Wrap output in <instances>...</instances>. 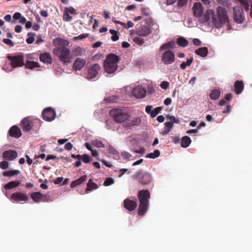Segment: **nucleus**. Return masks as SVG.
<instances>
[{"label":"nucleus","mask_w":252,"mask_h":252,"mask_svg":"<svg viewBox=\"0 0 252 252\" xmlns=\"http://www.w3.org/2000/svg\"><path fill=\"white\" fill-rule=\"evenodd\" d=\"M53 53L64 63L69 62L71 57L69 49L57 47L53 50Z\"/></svg>","instance_id":"obj_5"},{"label":"nucleus","mask_w":252,"mask_h":252,"mask_svg":"<svg viewBox=\"0 0 252 252\" xmlns=\"http://www.w3.org/2000/svg\"><path fill=\"white\" fill-rule=\"evenodd\" d=\"M56 114L55 110L52 108H45L42 112L43 119L46 121H52L55 119Z\"/></svg>","instance_id":"obj_12"},{"label":"nucleus","mask_w":252,"mask_h":252,"mask_svg":"<svg viewBox=\"0 0 252 252\" xmlns=\"http://www.w3.org/2000/svg\"><path fill=\"white\" fill-rule=\"evenodd\" d=\"M220 94V92L219 90H213L210 94V97L212 100H217Z\"/></svg>","instance_id":"obj_36"},{"label":"nucleus","mask_w":252,"mask_h":252,"mask_svg":"<svg viewBox=\"0 0 252 252\" xmlns=\"http://www.w3.org/2000/svg\"><path fill=\"white\" fill-rule=\"evenodd\" d=\"M141 123V119L140 118L136 117L131 120L128 121L123 124V126L126 129L130 128L134 126H137Z\"/></svg>","instance_id":"obj_15"},{"label":"nucleus","mask_w":252,"mask_h":252,"mask_svg":"<svg viewBox=\"0 0 252 252\" xmlns=\"http://www.w3.org/2000/svg\"><path fill=\"white\" fill-rule=\"evenodd\" d=\"M106 127L108 129L114 130L115 127L114 126V123L110 120H107L105 122Z\"/></svg>","instance_id":"obj_45"},{"label":"nucleus","mask_w":252,"mask_h":252,"mask_svg":"<svg viewBox=\"0 0 252 252\" xmlns=\"http://www.w3.org/2000/svg\"><path fill=\"white\" fill-rule=\"evenodd\" d=\"M121 156L126 159H129L131 157V155L126 151H123L121 154Z\"/></svg>","instance_id":"obj_52"},{"label":"nucleus","mask_w":252,"mask_h":252,"mask_svg":"<svg viewBox=\"0 0 252 252\" xmlns=\"http://www.w3.org/2000/svg\"><path fill=\"white\" fill-rule=\"evenodd\" d=\"M233 18L235 21L238 24L243 23L244 21L245 17L242 8L238 6H235L233 8Z\"/></svg>","instance_id":"obj_9"},{"label":"nucleus","mask_w":252,"mask_h":252,"mask_svg":"<svg viewBox=\"0 0 252 252\" xmlns=\"http://www.w3.org/2000/svg\"><path fill=\"white\" fill-rule=\"evenodd\" d=\"M87 179V176L86 175H83L82 176L79 178L71 182L70 187L71 188H75L76 186H78L81 184H82Z\"/></svg>","instance_id":"obj_26"},{"label":"nucleus","mask_w":252,"mask_h":252,"mask_svg":"<svg viewBox=\"0 0 252 252\" xmlns=\"http://www.w3.org/2000/svg\"><path fill=\"white\" fill-rule=\"evenodd\" d=\"M173 124L169 123L168 122H166L164 123V127L163 131L160 132V134L163 135H165L167 134L172 129L173 127Z\"/></svg>","instance_id":"obj_28"},{"label":"nucleus","mask_w":252,"mask_h":252,"mask_svg":"<svg viewBox=\"0 0 252 252\" xmlns=\"http://www.w3.org/2000/svg\"><path fill=\"white\" fill-rule=\"evenodd\" d=\"M22 30V27L20 25H17L15 27V31L17 33H20Z\"/></svg>","instance_id":"obj_64"},{"label":"nucleus","mask_w":252,"mask_h":252,"mask_svg":"<svg viewBox=\"0 0 252 252\" xmlns=\"http://www.w3.org/2000/svg\"><path fill=\"white\" fill-rule=\"evenodd\" d=\"M31 196L35 202L38 203L43 195L40 192H34L31 193Z\"/></svg>","instance_id":"obj_33"},{"label":"nucleus","mask_w":252,"mask_h":252,"mask_svg":"<svg viewBox=\"0 0 252 252\" xmlns=\"http://www.w3.org/2000/svg\"><path fill=\"white\" fill-rule=\"evenodd\" d=\"M193 14L196 17L200 16L202 14L203 9L202 5L200 2H195L192 7Z\"/></svg>","instance_id":"obj_19"},{"label":"nucleus","mask_w":252,"mask_h":252,"mask_svg":"<svg viewBox=\"0 0 252 252\" xmlns=\"http://www.w3.org/2000/svg\"><path fill=\"white\" fill-rule=\"evenodd\" d=\"M195 53L202 57H205L208 55V49L206 47H201L195 50Z\"/></svg>","instance_id":"obj_31"},{"label":"nucleus","mask_w":252,"mask_h":252,"mask_svg":"<svg viewBox=\"0 0 252 252\" xmlns=\"http://www.w3.org/2000/svg\"><path fill=\"white\" fill-rule=\"evenodd\" d=\"M21 184V182L20 181H11L4 185L3 187L6 189H10L20 186Z\"/></svg>","instance_id":"obj_22"},{"label":"nucleus","mask_w":252,"mask_h":252,"mask_svg":"<svg viewBox=\"0 0 252 252\" xmlns=\"http://www.w3.org/2000/svg\"><path fill=\"white\" fill-rule=\"evenodd\" d=\"M199 17V21L202 23H206L208 21L209 18L207 15H200V16H198Z\"/></svg>","instance_id":"obj_47"},{"label":"nucleus","mask_w":252,"mask_h":252,"mask_svg":"<svg viewBox=\"0 0 252 252\" xmlns=\"http://www.w3.org/2000/svg\"><path fill=\"white\" fill-rule=\"evenodd\" d=\"M34 33L29 32L28 33V38L26 39V42L28 44H32L34 40Z\"/></svg>","instance_id":"obj_42"},{"label":"nucleus","mask_w":252,"mask_h":252,"mask_svg":"<svg viewBox=\"0 0 252 252\" xmlns=\"http://www.w3.org/2000/svg\"><path fill=\"white\" fill-rule=\"evenodd\" d=\"M169 86V83L167 81H163L160 85V87L163 90H166Z\"/></svg>","instance_id":"obj_55"},{"label":"nucleus","mask_w":252,"mask_h":252,"mask_svg":"<svg viewBox=\"0 0 252 252\" xmlns=\"http://www.w3.org/2000/svg\"><path fill=\"white\" fill-rule=\"evenodd\" d=\"M161 110V108L160 107H157L154 109L152 110V112L151 113V117L155 118L156 116L160 112Z\"/></svg>","instance_id":"obj_48"},{"label":"nucleus","mask_w":252,"mask_h":252,"mask_svg":"<svg viewBox=\"0 0 252 252\" xmlns=\"http://www.w3.org/2000/svg\"><path fill=\"white\" fill-rule=\"evenodd\" d=\"M64 11L68 13V14H71L76 15V10L73 7H66L64 9Z\"/></svg>","instance_id":"obj_46"},{"label":"nucleus","mask_w":252,"mask_h":252,"mask_svg":"<svg viewBox=\"0 0 252 252\" xmlns=\"http://www.w3.org/2000/svg\"><path fill=\"white\" fill-rule=\"evenodd\" d=\"M20 173L18 170L10 169L9 170L3 171L2 175L5 177H12Z\"/></svg>","instance_id":"obj_25"},{"label":"nucleus","mask_w":252,"mask_h":252,"mask_svg":"<svg viewBox=\"0 0 252 252\" xmlns=\"http://www.w3.org/2000/svg\"><path fill=\"white\" fill-rule=\"evenodd\" d=\"M18 156L17 153L12 150L5 151L2 154V158L4 160L11 161L15 159Z\"/></svg>","instance_id":"obj_14"},{"label":"nucleus","mask_w":252,"mask_h":252,"mask_svg":"<svg viewBox=\"0 0 252 252\" xmlns=\"http://www.w3.org/2000/svg\"><path fill=\"white\" fill-rule=\"evenodd\" d=\"M86 62L82 58L76 59L73 63V68L75 70H81L85 65Z\"/></svg>","instance_id":"obj_16"},{"label":"nucleus","mask_w":252,"mask_h":252,"mask_svg":"<svg viewBox=\"0 0 252 252\" xmlns=\"http://www.w3.org/2000/svg\"><path fill=\"white\" fill-rule=\"evenodd\" d=\"M21 124L23 130L27 131H30L33 126L32 122L28 117L24 119L22 121Z\"/></svg>","instance_id":"obj_20"},{"label":"nucleus","mask_w":252,"mask_h":252,"mask_svg":"<svg viewBox=\"0 0 252 252\" xmlns=\"http://www.w3.org/2000/svg\"><path fill=\"white\" fill-rule=\"evenodd\" d=\"M138 196L140 201L138 214L142 216L148 209L150 193L148 190H142L139 192Z\"/></svg>","instance_id":"obj_4"},{"label":"nucleus","mask_w":252,"mask_h":252,"mask_svg":"<svg viewBox=\"0 0 252 252\" xmlns=\"http://www.w3.org/2000/svg\"><path fill=\"white\" fill-rule=\"evenodd\" d=\"M114 182V180L112 178H107L104 181L103 185L105 186H108L112 185Z\"/></svg>","instance_id":"obj_49"},{"label":"nucleus","mask_w":252,"mask_h":252,"mask_svg":"<svg viewBox=\"0 0 252 252\" xmlns=\"http://www.w3.org/2000/svg\"><path fill=\"white\" fill-rule=\"evenodd\" d=\"M196 77L195 76L192 77L190 80L189 81V83L192 86L194 85V84L195 83V81H196Z\"/></svg>","instance_id":"obj_63"},{"label":"nucleus","mask_w":252,"mask_h":252,"mask_svg":"<svg viewBox=\"0 0 252 252\" xmlns=\"http://www.w3.org/2000/svg\"><path fill=\"white\" fill-rule=\"evenodd\" d=\"M112 21H113L114 23H115V24H120V25H121L123 28H126V23H123V22H121V21H120L116 20L115 19V18H113L112 19Z\"/></svg>","instance_id":"obj_58"},{"label":"nucleus","mask_w":252,"mask_h":252,"mask_svg":"<svg viewBox=\"0 0 252 252\" xmlns=\"http://www.w3.org/2000/svg\"><path fill=\"white\" fill-rule=\"evenodd\" d=\"M217 13L211 11V18L213 21V24L217 28L221 27L222 25L229 21V17L226 9L222 6L218 7L217 9Z\"/></svg>","instance_id":"obj_2"},{"label":"nucleus","mask_w":252,"mask_h":252,"mask_svg":"<svg viewBox=\"0 0 252 252\" xmlns=\"http://www.w3.org/2000/svg\"><path fill=\"white\" fill-rule=\"evenodd\" d=\"M91 145L94 147H96L97 148H103L104 147V144L102 142L98 140H93L91 142Z\"/></svg>","instance_id":"obj_40"},{"label":"nucleus","mask_w":252,"mask_h":252,"mask_svg":"<svg viewBox=\"0 0 252 252\" xmlns=\"http://www.w3.org/2000/svg\"><path fill=\"white\" fill-rule=\"evenodd\" d=\"M152 108L153 107L152 106H147L145 108L146 112L148 114H150L151 115V113L152 112Z\"/></svg>","instance_id":"obj_60"},{"label":"nucleus","mask_w":252,"mask_h":252,"mask_svg":"<svg viewBox=\"0 0 252 252\" xmlns=\"http://www.w3.org/2000/svg\"><path fill=\"white\" fill-rule=\"evenodd\" d=\"M109 114L117 123H123L128 118V115L121 109L115 108L110 111Z\"/></svg>","instance_id":"obj_6"},{"label":"nucleus","mask_w":252,"mask_h":252,"mask_svg":"<svg viewBox=\"0 0 252 252\" xmlns=\"http://www.w3.org/2000/svg\"><path fill=\"white\" fill-rule=\"evenodd\" d=\"M175 55L171 51L167 50L163 52L161 57V61L165 64H169L174 62Z\"/></svg>","instance_id":"obj_11"},{"label":"nucleus","mask_w":252,"mask_h":252,"mask_svg":"<svg viewBox=\"0 0 252 252\" xmlns=\"http://www.w3.org/2000/svg\"><path fill=\"white\" fill-rule=\"evenodd\" d=\"M72 147H73V146H72V144L70 142L67 143L64 145V148L67 150H71L72 148Z\"/></svg>","instance_id":"obj_59"},{"label":"nucleus","mask_w":252,"mask_h":252,"mask_svg":"<svg viewBox=\"0 0 252 252\" xmlns=\"http://www.w3.org/2000/svg\"><path fill=\"white\" fill-rule=\"evenodd\" d=\"M62 38H56L54 39L53 44L54 46H58L62 45Z\"/></svg>","instance_id":"obj_51"},{"label":"nucleus","mask_w":252,"mask_h":252,"mask_svg":"<svg viewBox=\"0 0 252 252\" xmlns=\"http://www.w3.org/2000/svg\"><path fill=\"white\" fill-rule=\"evenodd\" d=\"M175 45V42L174 41H170L168 43L163 44L160 47V50L162 51L165 49H168L173 48Z\"/></svg>","instance_id":"obj_34"},{"label":"nucleus","mask_w":252,"mask_h":252,"mask_svg":"<svg viewBox=\"0 0 252 252\" xmlns=\"http://www.w3.org/2000/svg\"><path fill=\"white\" fill-rule=\"evenodd\" d=\"M152 32L151 27L146 25H141L135 31L131 32L133 42L139 46L142 45L145 40L143 38L149 35Z\"/></svg>","instance_id":"obj_1"},{"label":"nucleus","mask_w":252,"mask_h":252,"mask_svg":"<svg viewBox=\"0 0 252 252\" xmlns=\"http://www.w3.org/2000/svg\"><path fill=\"white\" fill-rule=\"evenodd\" d=\"M39 67L40 65L37 62L27 60L25 63V67L27 69H34Z\"/></svg>","instance_id":"obj_24"},{"label":"nucleus","mask_w":252,"mask_h":252,"mask_svg":"<svg viewBox=\"0 0 252 252\" xmlns=\"http://www.w3.org/2000/svg\"><path fill=\"white\" fill-rule=\"evenodd\" d=\"M89 36V33H82L77 36L74 37L73 38V40L76 41L77 40H82V39H83L84 38H85L88 37Z\"/></svg>","instance_id":"obj_50"},{"label":"nucleus","mask_w":252,"mask_h":252,"mask_svg":"<svg viewBox=\"0 0 252 252\" xmlns=\"http://www.w3.org/2000/svg\"><path fill=\"white\" fill-rule=\"evenodd\" d=\"M100 67L97 63H94L90 66L88 69V73L86 75V78L88 79H92L94 78L98 74Z\"/></svg>","instance_id":"obj_10"},{"label":"nucleus","mask_w":252,"mask_h":252,"mask_svg":"<svg viewBox=\"0 0 252 252\" xmlns=\"http://www.w3.org/2000/svg\"><path fill=\"white\" fill-rule=\"evenodd\" d=\"M7 58L11 62L12 68L22 66L24 64V57L22 55L8 56Z\"/></svg>","instance_id":"obj_8"},{"label":"nucleus","mask_w":252,"mask_h":252,"mask_svg":"<svg viewBox=\"0 0 252 252\" xmlns=\"http://www.w3.org/2000/svg\"><path fill=\"white\" fill-rule=\"evenodd\" d=\"M235 92L239 94H241L244 89V85L242 81H237L234 84Z\"/></svg>","instance_id":"obj_27"},{"label":"nucleus","mask_w":252,"mask_h":252,"mask_svg":"<svg viewBox=\"0 0 252 252\" xmlns=\"http://www.w3.org/2000/svg\"><path fill=\"white\" fill-rule=\"evenodd\" d=\"M104 100L107 103L116 102L117 97L115 95L109 96L105 97Z\"/></svg>","instance_id":"obj_39"},{"label":"nucleus","mask_w":252,"mask_h":252,"mask_svg":"<svg viewBox=\"0 0 252 252\" xmlns=\"http://www.w3.org/2000/svg\"><path fill=\"white\" fill-rule=\"evenodd\" d=\"M82 161L86 163H89L90 162V157L87 154H84L81 156Z\"/></svg>","instance_id":"obj_57"},{"label":"nucleus","mask_w":252,"mask_h":252,"mask_svg":"<svg viewBox=\"0 0 252 252\" xmlns=\"http://www.w3.org/2000/svg\"><path fill=\"white\" fill-rule=\"evenodd\" d=\"M97 185L96 184L93 182L92 179H90L87 183V188L86 189V192L92 191L97 189Z\"/></svg>","instance_id":"obj_29"},{"label":"nucleus","mask_w":252,"mask_h":252,"mask_svg":"<svg viewBox=\"0 0 252 252\" xmlns=\"http://www.w3.org/2000/svg\"><path fill=\"white\" fill-rule=\"evenodd\" d=\"M192 62V58L188 59L186 62H183L180 64V67L182 69L184 70L187 66H189Z\"/></svg>","instance_id":"obj_43"},{"label":"nucleus","mask_w":252,"mask_h":252,"mask_svg":"<svg viewBox=\"0 0 252 252\" xmlns=\"http://www.w3.org/2000/svg\"><path fill=\"white\" fill-rule=\"evenodd\" d=\"M152 180V176L149 173H144L141 177H140L139 181L140 183L143 185H147L149 184Z\"/></svg>","instance_id":"obj_21"},{"label":"nucleus","mask_w":252,"mask_h":252,"mask_svg":"<svg viewBox=\"0 0 252 252\" xmlns=\"http://www.w3.org/2000/svg\"><path fill=\"white\" fill-rule=\"evenodd\" d=\"M145 149L144 148H140L139 150H134V152L136 153H139L140 154H143L145 152Z\"/></svg>","instance_id":"obj_62"},{"label":"nucleus","mask_w":252,"mask_h":252,"mask_svg":"<svg viewBox=\"0 0 252 252\" xmlns=\"http://www.w3.org/2000/svg\"><path fill=\"white\" fill-rule=\"evenodd\" d=\"M13 18L15 20H19V22L21 24H24L26 22V19L19 12L15 13Z\"/></svg>","instance_id":"obj_32"},{"label":"nucleus","mask_w":252,"mask_h":252,"mask_svg":"<svg viewBox=\"0 0 252 252\" xmlns=\"http://www.w3.org/2000/svg\"><path fill=\"white\" fill-rule=\"evenodd\" d=\"M118 56L113 54H110L104 61L105 72L108 74H113L118 69Z\"/></svg>","instance_id":"obj_3"},{"label":"nucleus","mask_w":252,"mask_h":252,"mask_svg":"<svg viewBox=\"0 0 252 252\" xmlns=\"http://www.w3.org/2000/svg\"><path fill=\"white\" fill-rule=\"evenodd\" d=\"M5 160L0 162V167L2 169H5L8 168L9 164L8 162Z\"/></svg>","instance_id":"obj_54"},{"label":"nucleus","mask_w":252,"mask_h":252,"mask_svg":"<svg viewBox=\"0 0 252 252\" xmlns=\"http://www.w3.org/2000/svg\"><path fill=\"white\" fill-rule=\"evenodd\" d=\"M72 17L68 13L64 11V13L63 15V19L64 21L69 22L72 20Z\"/></svg>","instance_id":"obj_53"},{"label":"nucleus","mask_w":252,"mask_h":252,"mask_svg":"<svg viewBox=\"0 0 252 252\" xmlns=\"http://www.w3.org/2000/svg\"><path fill=\"white\" fill-rule=\"evenodd\" d=\"M110 32L112 34L111 36V39L113 41H117L119 38V35L118 34V32L114 30H110Z\"/></svg>","instance_id":"obj_44"},{"label":"nucleus","mask_w":252,"mask_h":252,"mask_svg":"<svg viewBox=\"0 0 252 252\" xmlns=\"http://www.w3.org/2000/svg\"><path fill=\"white\" fill-rule=\"evenodd\" d=\"M9 133L11 137L16 138L20 137L22 135L20 129L16 126H13L10 128Z\"/></svg>","instance_id":"obj_18"},{"label":"nucleus","mask_w":252,"mask_h":252,"mask_svg":"<svg viewBox=\"0 0 252 252\" xmlns=\"http://www.w3.org/2000/svg\"><path fill=\"white\" fill-rule=\"evenodd\" d=\"M177 44L182 47H185L188 45V41L184 37H179L177 40Z\"/></svg>","instance_id":"obj_37"},{"label":"nucleus","mask_w":252,"mask_h":252,"mask_svg":"<svg viewBox=\"0 0 252 252\" xmlns=\"http://www.w3.org/2000/svg\"><path fill=\"white\" fill-rule=\"evenodd\" d=\"M2 41L5 44L9 46L10 47H13L14 45L13 42L9 39L4 38Z\"/></svg>","instance_id":"obj_56"},{"label":"nucleus","mask_w":252,"mask_h":252,"mask_svg":"<svg viewBox=\"0 0 252 252\" xmlns=\"http://www.w3.org/2000/svg\"><path fill=\"white\" fill-rule=\"evenodd\" d=\"M132 93L137 98H143L146 95V91L139 86H135L132 89Z\"/></svg>","instance_id":"obj_13"},{"label":"nucleus","mask_w":252,"mask_h":252,"mask_svg":"<svg viewBox=\"0 0 252 252\" xmlns=\"http://www.w3.org/2000/svg\"><path fill=\"white\" fill-rule=\"evenodd\" d=\"M239 1L247 9H248L249 4L251 3V11L250 15L252 18V1L251 2L250 0H239Z\"/></svg>","instance_id":"obj_35"},{"label":"nucleus","mask_w":252,"mask_h":252,"mask_svg":"<svg viewBox=\"0 0 252 252\" xmlns=\"http://www.w3.org/2000/svg\"><path fill=\"white\" fill-rule=\"evenodd\" d=\"M191 140L189 137L188 136H184L181 139V146L183 148H187L189 146Z\"/></svg>","instance_id":"obj_30"},{"label":"nucleus","mask_w":252,"mask_h":252,"mask_svg":"<svg viewBox=\"0 0 252 252\" xmlns=\"http://www.w3.org/2000/svg\"><path fill=\"white\" fill-rule=\"evenodd\" d=\"M166 122H168L170 124H173V125L174 123H178V120L174 116H167L166 117Z\"/></svg>","instance_id":"obj_41"},{"label":"nucleus","mask_w":252,"mask_h":252,"mask_svg":"<svg viewBox=\"0 0 252 252\" xmlns=\"http://www.w3.org/2000/svg\"><path fill=\"white\" fill-rule=\"evenodd\" d=\"M13 202L23 204L29 200V197L25 193L17 192L13 193L10 197Z\"/></svg>","instance_id":"obj_7"},{"label":"nucleus","mask_w":252,"mask_h":252,"mask_svg":"<svg viewBox=\"0 0 252 252\" xmlns=\"http://www.w3.org/2000/svg\"><path fill=\"white\" fill-rule=\"evenodd\" d=\"M124 206L126 209L129 211L134 210L136 206L137 203L135 201L131 200L128 199H126L124 201Z\"/></svg>","instance_id":"obj_17"},{"label":"nucleus","mask_w":252,"mask_h":252,"mask_svg":"<svg viewBox=\"0 0 252 252\" xmlns=\"http://www.w3.org/2000/svg\"><path fill=\"white\" fill-rule=\"evenodd\" d=\"M39 59L41 62L44 63L50 64L52 63V58L50 55L47 53L41 54L39 56Z\"/></svg>","instance_id":"obj_23"},{"label":"nucleus","mask_w":252,"mask_h":252,"mask_svg":"<svg viewBox=\"0 0 252 252\" xmlns=\"http://www.w3.org/2000/svg\"><path fill=\"white\" fill-rule=\"evenodd\" d=\"M148 90L150 93H153L154 92V88L152 83L148 85Z\"/></svg>","instance_id":"obj_61"},{"label":"nucleus","mask_w":252,"mask_h":252,"mask_svg":"<svg viewBox=\"0 0 252 252\" xmlns=\"http://www.w3.org/2000/svg\"><path fill=\"white\" fill-rule=\"evenodd\" d=\"M160 155V152L158 150H156L154 151L153 153H151L148 154L146 156V158H158Z\"/></svg>","instance_id":"obj_38"}]
</instances>
